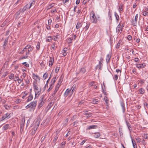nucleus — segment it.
Masks as SVG:
<instances>
[{"label":"nucleus","instance_id":"39","mask_svg":"<svg viewBox=\"0 0 148 148\" xmlns=\"http://www.w3.org/2000/svg\"><path fill=\"white\" fill-rule=\"evenodd\" d=\"M58 138V136H57V135H56V136L54 138L53 140V143H55V144H56V140H57Z\"/></svg>","mask_w":148,"mask_h":148},{"label":"nucleus","instance_id":"63","mask_svg":"<svg viewBox=\"0 0 148 148\" xmlns=\"http://www.w3.org/2000/svg\"><path fill=\"white\" fill-rule=\"evenodd\" d=\"M86 140H83L80 143V145H83L84 143L86 142Z\"/></svg>","mask_w":148,"mask_h":148},{"label":"nucleus","instance_id":"42","mask_svg":"<svg viewBox=\"0 0 148 148\" xmlns=\"http://www.w3.org/2000/svg\"><path fill=\"white\" fill-rule=\"evenodd\" d=\"M52 39V38L51 36L48 37V38L46 39V41L49 42H50Z\"/></svg>","mask_w":148,"mask_h":148},{"label":"nucleus","instance_id":"2","mask_svg":"<svg viewBox=\"0 0 148 148\" xmlns=\"http://www.w3.org/2000/svg\"><path fill=\"white\" fill-rule=\"evenodd\" d=\"M33 47H31L29 45H28L25 47L26 49V52L25 53V55L28 56L29 55L30 52L32 51L33 50Z\"/></svg>","mask_w":148,"mask_h":148},{"label":"nucleus","instance_id":"14","mask_svg":"<svg viewBox=\"0 0 148 148\" xmlns=\"http://www.w3.org/2000/svg\"><path fill=\"white\" fill-rule=\"evenodd\" d=\"M103 62H99V64L96 66V69L99 68L100 70H101V68L103 66Z\"/></svg>","mask_w":148,"mask_h":148},{"label":"nucleus","instance_id":"35","mask_svg":"<svg viewBox=\"0 0 148 148\" xmlns=\"http://www.w3.org/2000/svg\"><path fill=\"white\" fill-rule=\"evenodd\" d=\"M62 81V77H60L58 81V82L57 85L60 86V84L61 83Z\"/></svg>","mask_w":148,"mask_h":148},{"label":"nucleus","instance_id":"22","mask_svg":"<svg viewBox=\"0 0 148 148\" xmlns=\"http://www.w3.org/2000/svg\"><path fill=\"white\" fill-rule=\"evenodd\" d=\"M54 102H50L47 107L48 110H49L53 105Z\"/></svg>","mask_w":148,"mask_h":148},{"label":"nucleus","instance_id":"3","mask_svg":"<svg viewBox=\"0 0 148 148\" xmlns=\"http://www.w3.org/2000/svg\"><path fill=\"white\" fill-rule=\"evenodd\" d=\"M10 114L8 113H7L4 114L0 119V121H2L5 119H7L10 118Z\"/></svg>","mask_w":148,"mask_h":148},{"label":"nucleus","instance_id":"21","mask_svg":"<svg viewBox=\"0 0 148 148\" xmlns=\"http://www.w3.org/2000/svg\"><path fill=\"white\" fill-rule=\"evenodd\" d=\"M76 85L74 84L73 86L70 89H71V90H72L71 92V95L73 94V93L74 92V91H75L76 88Z\"/></svg>","mask_w":148,"mask_h":148},{"label":"nucleus","instance_id":"19","mask_svg":"<svg viewBox=\"0 0 148 148\" xmlns=\"http://www.w3.org/2000/svg\"><path fill=\"white\" fill-rule=\"evenodd\" d=\"M82 26V23L80 22H78L76 25V28L77 29H78L81 27Z\"/></svg>","mask_w":148,"mask_h":148},{"label":"nucleus","instance_id":"16","mask_svg":"<svg viewBox=\"0 0 148 148\" xmlns=\"http://www.w3.org/2000/svg\"><path fill=\"white\" fill-rule=\"evenodd\" d=\"M89 111H86L85 112V114L87 117H89L92 115V113L88 112Z\"/></svg>","mask_w":148,"mask_h":148},{"label":"nucleus","instance_id":"58","mask_svg":"<svg viewBox=\"0 0 148 148\" xmlns=\"http://www.w3.org/2000/svg\"><path fill=\"white\" fill-rule=\"evenodd\" d=\"M77 118L76 115H74L71 119V120L72 121H74Z\"/></svg>","mask_w":148,"mask_h":148},{"label":"nucleus","instance_id":"5","mask_svg":"<svg viewBox=\"0 0 148 148\" xmlns=\"http://www.w3.org/2000/svg\"><path fill=\"white\" fill-rule=\"evenodd\" d=\"M36 102H30V103L26 106V108H34L35 107L36 105Z\"/></svg>","mask_w":148,"mask_h":148},{"label":"nucleus","instance_id":"8","mask_svg":"<svg viewBox=\"0 0 148 148\" xmlns=\"http://www.w3.org/2000/svg\"><path fill=\"white\" fill-rule=\"evenodd\" d=\"M71 89H67L66 90L64 94V95L65 97H66L69 95H71Z\"/></svg>","mask_w":148,"mask_h":148},{"label":"nucleus","instance_id":"32","mask_svg":"<svg viewBox=\"0 0 148 148\" xmlns=\"http://www.w3.org/2000/svg\"><path fill=\"white\" fill-rule=\"evenodd\" d=\"M33 96L31 95H30L28 97L27 99V102H29V101H31L33 99Z\"/></svg>","mask_w":148,"mask_h":148},{"label":"nucleus","instance_id":"44","mask_svg":"<svg viewBox=\"0 0 148 148\" xmlns=\"http://www.w3.org/2000/svg\"><path fill=\"white\" fill-rule=\"evenodd\" d=\"M40 43L39 42H38L36 46V48L38 50H39L40 49Z\"/></svg>","mask_w":148,"mask_h":148},{"label":"nucleus","instance_id":"9","mask_svg":"<svg viewBox=\"0 0 148 148\" xmlns=\"http://www.w3.org/2000/svg\"><path fill=\"white\" fill-rule=\"evenodd\" d=\"M50 59L49 61V65L50 66H51L53 64L54 62V58L49 57Z\"/></svg>","mask_w":148,"mask_h":148},{"label":"nucleus","instance_id":"41","mask_svg":"<svg viewBox=\"0 0 148 148\" xmlns=\"http://www.w3.org/2000/svg\"><path fill=\"white\" fill-rule=\"evenodd\" d=\"M123 5H121L119 6V11L120 13H121V11H123V8H122V6Z\"/></svg>","mask_w":148,"mask_h":148},{"label":"nucleus","instance_id":"7","mask_svg":"<svg viewBox=\"0 0 148 148\" xmlns=\"http://www.w3.org/2000/svg\"><path fill=\"white\" fill-rule=\"evenodd\" d=\"M136 65L137 68L139 69L143 68L146 66V65L144 63L141 64H136Z\"/></svg>","mask_w":148,"mask_h":148},{"label":"nucleus","instance_id":"29","mask_svg":"<svg viewBox=\"0 0 148 148\" xmlns=\"http://www.w3.org/2000/svg\"><path fill=\"white\" fill-rule=\"evenodd\" d=\"M121 105L122 108L123 112V113H124L125 112V104L124 102H121Z\"/></svg>","mask_w":148,"mask_h":148},{"label":"nucleus","instance_id":"12","mask_svg":"<svg viewBox=\"0 0 148 148\" xmlns=\"http://www.w3.org/2000/svg\"><path fill=\"white\" fill-rule=\"evenodd\" d=\"M68 49L67 48H64L62 51V53L64 56H65L67 55L66 51H67Z\"/></svg>","mask_w":148,"mask_h":148},{"label":"nucleus","instance_id":"50","mask_svg":"<svg viewBox=\"0 0 148 148\" xmlns=\"http://www.w3.org/2000/svg\"><path fill=\"white\" fill-rule=\"evenodd\" d=\"M113 79L114 81H116L117 80L118 78V76L116 74L114 75V77H113Z\"/></svg>","mask_w":148,"mask_h":148},{"label":"nucleus","instance_id":"40","mask_svg":"<svg viewBox=\"0 0 148 148\" xmlns=\"http://www.w3.org/2000/svg\"><path fill=\"white\" fill-rule=\"evenodd\" d=\"M32 76L34 78L36 79L38 78L39 79H40V77L37 75H36L35 74L33 73Z\"/></svg>","mask_w":148,"mask_h":148},{"label":"nucleus","instance_id":"55","mask_svg":"<svg viewBox=\"0 0 148 148\" xmlns=\"http://www.w3.org/2000/svg\"><path fill=\"white\" fill-rule=\"evenodd\" d=\"M14 79L15 81H17L19 79V77L15 75Z\"/></svg>","mask_w":148,"mask_h":148},{"label":"nucleus","instance_id":"46","mask_svg":"<svg viewBox=\"0 0 148 148\" xmlns=\"http://www.w3.org/2000/svg\"><path fill=\"white\" fill-rule=\"evenodd\" d=\"M14 75L13 74H11V75L9 76V79H13V78H14Z\"/></svg>","mask_w":148,"mask_h":148},{"label":"nucleus","instance_id":"36","mask_svg":"<svg viewBox=\"0 0 148 148\" xmlns=\"http://www.w3.org/2000/svg\"><path fill=\"white\" fill-rule=\"evenodd\" d=\"M86 71V69L84 68L81 69L80 71V73L82 74L84 73Z\"/></svg>","mask_w":148,"mask_h":148},{"label":"nucleus","instance_id":"33","mask_svg":"<svg viewBox=\"0 0 148 148\" xmlns=\"http://www.w3.org/2000/svg\"><path fill=\"white\" fill-rule=\"evenodd\" d=\"M9 127V126L8 124H6L5 125H4L3 127V129L4 130H5L8 129Z\"/></svg>","mask_w":148,"mask_h":148},{"label":"nucleus","instance_id":"60","mask_svg":"<svg viewBox=\"0 0 148 148\" xmlns=\"http://www.w3.org/2000/svg\"><path fill=\"white\" fill-rule=\"evenodd\" d=\"M72 39L71 38H68L67 39L69 43H71L72 42Z\"/></svg>","mask_w":148,"mask_h":148},{"label":"nucleus","instance_id":"54","mask_svg":"<svg viewBox=\"0 0 148 148\" xmlns=\"http://www.w3.org/2000/svg\"><path fill=\"white\" fill-rule=\"evenodd\" d=\"M134 61L136 62H139L140 61L139 59L138 58H134Z\"/></svg>","mask_w":148,"mask_h":148},{"label":"nucleus","instance_id":"53","mask_svg":"<svg viewBox=\"0 0 148 148\" xmlns=\"http://www.w3.org/2000/svg\"><path fill=\"white\" fill-rule=\"evenodd\" d=\"M53 86L52 84H50V86L48 90V91L49 92L53 87Z\"/></svg>","mask_w":148,"mask_h":148},{"label":"nucleus","instance_id":"10","mask_svg":"<svg viewBox=\"0 0 148 148\" xmlns=\"http://www.w3.org/2000/svg\"><path fill=\"white\" fill-rule=\"evenodd\" d=\"M35 3V1H33L32 2L28 3L26 5V6H28V8L29 9L32 5H34Z\"/></svg>","mask_w":148,"mask_h":148},{"label":"nucleus","instance_id":"6","mask_svg":"<svg viewBox=\"0 0 148 148\" xmlns=\"http://www.w3.org/2000/svg\"><path fill=\"white\" fill-rule=\"evenodd\" d=\"M138 17V14H137L135 16L134 20H132V23L134 26H136L137 23V21Z\"/></svg>","mask_w":148,"mask_h":148},{"label":"nucleus","instance_id":"15","mask_svg":"<svg viewBox=\"0 0 148 148\" xmlns=\"http://www.w3.org/2000/svg\"><path fill=\"white\" fill-rule=\"evenodd\" d=\"M23 0H18L15 3L13 7H15L17 5H20L22 3V1Z\"/></svg>","mask_w":148,"mask_h":148},{"label":"nucleus","instance_id":"28","mask_svg":"<svg viewBox=\"0 0 148 148\" xmlns=\"http://www.w3.org/2000/svg\"><path fill=\"white\" fill-rule=\"evenodd\" d=\"M114 14L116 20L117 21H118L119 19V16L116 12H115Z\"/></svg>","mask_w":148,"mask_h":148},{"label":"nucleus","instance_id":"45","mask_svg":"<svg viewBox=\"0 0 148 148\" xmlns=\"http://www.w3.org/2000/svg\"><path fill=\"white\" fill-rule=\"evenodd\" d=\"M111 16H112V14L110 12V10H109V11L108 12V16L109 19L111 20L112 19Z\"/></svg>","mask_w":148,"mask_h":148},{"label":"nucleus","instance_id":"17","mask_svg":"<svg viewBox=\"0 0 148 148\" xmlns=\"http://www.w3.org/2000/svg\"><path fill=\"white\" fill-rule=\"evenodd\" d=\"M111 57V55L110 54H108L106 58V62L107 63L109 62L110 60Z\"/></svg>","mask_w":148,"mask_h":148},{"label":"nucleus","instance_id":"61","mask_svg":"<svg viewBox=\"0 0 148 148\" xmlns=\"http://www.w3.org/2000/svg\"><path fill=\"white\" fill-rule=\"evenodd\" d=\"M127 39L129 40H131L132 39V36L130 35H128L127 37Z\"/></svg>","mask_w":148,"mask_h":148},{"label":"nucleus","instance_id":"47","mask_svg":"<svg viewBox=\"0 0 148 148\" xmlns=\"http://www.w3.org/2000/svg\"><path fill=\"white\" fill-rule=\"evenodd\" d=\"M89 24L88 23L87 24L86 26L84 28V29H85V31L87 30L88 29L89 27Z\"/></svg>","mask_w":148,"mask_h":148},{"label":"nucleus","instance_id":"31","mask_svg":"<svg viewBox=\"0 0 148 148\" xmlns=\"http://www.w3.org/2000/svg\"><path fill=\"white\" fill-rule=\"evenodd\" d=\"M60 87V86H59L58 85H56V86L55 87V89L54 91V94H55L58 91L59 89V87Z\"/></svg>","mask_w":148,"mask_h":148},{"label":"nucleus","instance_id":"51","mask_svg":"<svg viewBox=\"0 0 148 148\" xmlns=\"http://www.w3.org/2000/svg\"><path fill=\"white\" fill-rule=\"evenodd\" d=\"M78 123V121H76L74 122L73 123L71 124V125L72 126H73L75 125H76Z\"/></svg>","mask_w":148,"mask_h":148},{"label":"nucleus","instance_id":"23","mask_svg":"<svg viewBox=\"0 0 148 148\" xmlns=\"http://www.w3.org/2000/svg\"><path fill=\"white\" fill-rule=\"evenodd\" d=\"M94 135V137L96 138H98L100 136V134L99 132H97L95 133Z\"/></svg>","mask_w":148,"mask_h":148},{"label":"nucleus","instance_id":"11","mask_svg":"<svg viewBox=\"0 0 148 148\" xmlns=\"http://www.w3.org/2000/svg\"><path fill=\"white\" fill-rule=\"evenodd\" d=\"M138 91V93L139 94L143 95L145 93V90L143 88H141Z\"/></svg>","mask_w":148,"mask_h":148},{"label":"nucleus","instance_id":"56","mask_svg":"<svg viewBox=\"0 0 148 148\" xmlns=\"http://www.w3.org/2000/svg\"><path fill=\"white\" fill-rule=\"evenodd\" d=\"M127 125L128 127V128L130 130V128H131L130 125L128 122H126Z\"/></svg>","mask_w":148,"mask_h":148},{"label":"nucleus","instance_id":"48","mask_svg":"<svg viewBox=\"0 0 148 148\" xmlns=\"http://www.w3.org/2000/svg\"><path fill=\"white\" fill-rule=\"evenodd\" d=\"M101 88L103 91V92L106 91L105 86L104 83H103V86L102 85H101Z\"/></svg>","mask_w":148,"mask_h":148},{"label":"nucleus","instance_id":"4","mask_svg":"<svg viewBox=\"0 0 148 148\" xmlns=\"http://www.w3.org/2000/svg\"><path fill=\"white\" fill-rule=\"evenodd\" d=\"M92 17L90 18V19L92 22L94 23H96L97 22V19L95 15V13L93 11L92 12Z\"/></svg>","mask_w":148,"mask_h":148},{"label":"nucleus","instance_id":"26","mask_svg":"<svg viewBox=\"0 0 148 148\" xmlns=\"http://www.w3.org/2000/svg\"><path fill=\"white\" fill-rule=\"evenodd\" d=\"M33 86L34 89L36 90H38V88L37 86V83L36 82L35 83L34 82Z\"/></svg>","mask_w":148,"mask_h":148},{"label":"nucleus","instance_id":"37","mask_svg":"<svg viewBox=\"0 0 148 148\" xmlns=\"http://www.w3.org/2000/svg\"><path fill=\"white\" fill-rule=\"evenodd\" d=\"M48 74L46 72L45 73L43 76V77L44 79H45L48 77Z\"/></svg>","mask_w":148,"mask_h":148},{"label":"nucleus","instance_id":"18","mask_svg":"<svg viewBox=\"0 0 148 148\" xmlns=\"http://www.w3.org/2000/svg\"><path fill=\"white\" fill-rule=\"evenodd\" d=\"M97 125H92L89 126L86 129L87 130H89L92 129H95L96 128V127H97Z\"/></svg>","mask_w":148,"mask_h":148},{"label":"nucleus","instance_id":"64","mask_svg":"<svg viewBox=\"0 0 148 148\" xmlns=\"http://www.w3.org/2000/svg\"><path fill=\"white\" fill-rule=\"evenodd\" d=\"M52 22V20L51 19H50L48 20V23L49 25L51 24Z\"/></svg>","mask_w":148,"mask_h":148},{"label":"nucleus","instance_id":"38","mask_svg":"<svg viewBox=\"0 0 148 148\" xmlns=\"http://www.w3.org/2000/svg\"><path fill=\"white\" fill-rule=\"evenodd\" d=\"M54 3H52L51 4H50V5H49L47 6V9H51V8L53 7L54 6Z\"/></svg>","mask_w":148,"mask_h":148},{"label":"nucleus","instance_id":"52","mask_svg":"<svg viewBox=\"0 0 148 148\" xmlns=\"http://www.w3.org/2000/svg\"><path fill=\"white\" fill-rule=\"evenodd\" d=\"M22 64L25 65V66L27 67H28L29 66V64H27V63L26 62H23Z\"/></svg>","mask_w":148,"mask_h":148},{"label":"nucleus","instance_id":"30","mask_svg":"<svg viewBox=\"0 0 148 148\" xmlns=\"http://www.w3.org/2000/svg\"><path fill=\"white\" fill-rule=\"evenodd\" d=\"M120 27L121 24L120 23L118 25L117 27H116V32H117L118 33H119L120 31Z\"/></svg>","mask_w":148,"mask_h":148},{"label":"nucleus","instance_id":"49","mask_svg":"<svg viewBox=\"0 0 148 148\" xmlns=\"http://www.w3.org/2000/svg\"><path fill=\"white\" fill-rule=\"evenodd\" d=\"M89 85L90 86H92L94 85H95V83L94 82H92L89 84Z\"/></svg>","mask_w":148,"mask_h":148},{"label":"nucleus","instance_id":"27","mask_svg":"<svg viewBox=\"0 0 148 148\" xmlns=\"http://www.w3.org/2000/svg\"><path fill=\"white\" fill-rule=\"evenodd\" d=\"M132 143L134 148H137V145L135 140L133 139H132Z\"/></svg>","mask_w":148,"mask_h":148},{"label":"nucleus","instance_id":"24","mask_svg":"<svg viewBox=\"0 0 148 148\" xmlns=\"http://www.w3.org/2000/svg\"><path fill=\"white\" fill-rule=\"evenodd\" d=\"M27 9H29L28 8V6H26V5L25 6H24L22 10H20L21 12V13H23L24 11L26 10Z\"/></svg>","mask_w":148,"mask_h":148},{"label":"nucleus","instance_id":"34","mask_svg":"<svg viewBox=\"0 0 148 148\" xmlns=\"http://www.w3.org/2000/svg\"><path fill=\"white\" fill-rule=\"evenodd\" d=\"M24 124L23 123H21L20 125V130L21 132H22L23 130Z\"/></svg>","mask_w":148,"mask_h":148},{"label":"nucleus","instance_id":"25","mask_svg":"<svg viewBox=\"0 0 148 148\" xmlns=\"http://www.w3.org/2000/svg\"><path fill=\"white\" fill-rule=\"evenodd\" d=\"M142 12L143 13L142 15L144 16H148V12L144 10H142Z\"/></svg>","mask_w":148,"mask_h":148},{"label":"nucleus","instance_id":"13","mask_svg":"<svg viewBox=\"0 0 148 148\" xmlns=\"http://www.w3.org/2000/svg\"><path fill=\"white\" fill-rule=\"evenodd\" d=\"M8 38L9 37H8L5 39V41L4 42L3 45V47L4 49H5V46L8 42Z\"/></svg>","mask_w":148,"mask_h":148},{"label":"nucleus","instance_id":"62","mask_svg":"<svg viewBox=\"0 0 148 148\" xmlns=\"http://www.w3.org/2000/svg\"><path fill=\"white\" fill-rule=\"evenodd\" d=\"M104 100L105 101V102H108V101H109L107 97L106 96L104 98Z\"/></svg>","mask_w":148,"mask_h":148},{"label":"nucleus","instance_id":"57","mask_svg":"<svg viewBox=\"0 0 148 148\" xmlns=\"http://www.w3.org/2000/svg\"><path fill=\"white\" fill-rule=\"evenodd\" d=\"M60 69V67H56V69H55V72L56 73L58 72L59 71V70Z\"/></svg>","mask_w":148,"mask_h":148},{"label":"nucleus","instance_id":"59","mask_svg":"<svg viewBox=\"0 0 148 148\" xmlns=\"http://www.w3.org/2000/svg\"><path fill=\"white\" fill-rule=\"evenodd\" d=\"M44 102H40V103L38 106L39 108H40L44 104Z\"/></svg>","mask_w":148,"mask_h":148},{"label":"nucleus","instance_id":"1","mask_svg":"<svg viewBox=\"0 0 148 148\" xmlns=\"http://www.w3.org/2000/svg\"><path fill=\"white\" fill-rule=\"evenodd\" d=\"M40 124V122L39 120L37 119L35 123V125L34 128L32 129L31 134L32 135L35 134L36 133V131Z\"/></svg>","mask_w":148,"mask_h":148},{"label":"nucleus","instance_id":"43","mask_svg":"<svg viewBox=\"0 0 148 148\" xmlns=\"http://www.w3.org/2000/svg\"><path fill=\"white\" fill-rule=\"evenodd\" d=\"M26 50L25 47L21 51L19 52V53L20 54H23L25 51L26 52Z\"/></svg>","mask_w":148,"mask_h":148},{"label":"nucleus","instance_id":"20","mask_svg":"<svg viewBox=\"0 0 148 148\" xmlns=\"http://www.w3.org/2000/svg\"><path fill=\"white\" fill-rule=\"evenodd\" d=\"M57 79V78L55 77H54L51 80V81L50 82V84H52V85H54V83H55Z\"/></svg>","mask_w":148,"mask_h":148}]
</instances>
